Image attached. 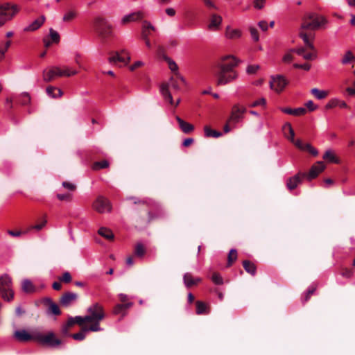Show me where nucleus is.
<instances>
[{"instance_id": "72a5a7b5", "label": "nucleus", "mask_w": 355, "mask_h": 355, "mask_svg": "<svg viewBox=\"0 0 355 355\" xmlns=\"http://www.w3.org/2000/svg\"><path fill=\"white\" fill-rule=\"evenodd\" d=\"M98 232L101 236L107 239L112 240L114 239V234L112 232L106 227H101Z\"/></svg>"}, {"instance_id": "4c0bfd02", "label": "nucleus", "mask_w": 355, "mask_h": 355, "mask_svg": "<svg viewBox=\"0 0 355 355\" xmlns=\"http://www.w3.org/2000/svg\"><path fill=\"white\" fill-rule=\"evenodd\" d=\"M311 93L315 96V98H317L318 99H323L327 95V92L324 91V90H320L317 88H313L311 90Z\"/></svg>"}, {"instance_id": "473e14b6", "label": "nucleus", "mask_w": 355, "mask_h": 355, "mask_svg": "<svg viewBox=\"0 0 355 355\" xmlns=\"http://www.w3.org/2000/svg\"><path fill=\"white\" fill-rule=\"evenodd\" d=\"M204 133L206 137L218 138L222 136V132L211 129L208 126L204 128Z\"/></svg>"}, {"instance_id": "bf43d9fd", "label": "nucleus", "mask_w": 355, "mask_h": 355, "mask_svg": "<svg viewBox=\"0 0 355 355\" xmlns=\"http://www.w3.org/2000/svg\"><path fill=\"white\" fill-rule=\"evenodd\" d=\"M71 197H72V195L71 193H59L57 195V198L60 200L69 201V200H71Z\"/></svg>"}, {"instance_id": "6e6d98bb", "label": "nucleus", "mask_w": 355, "mask_h": 355, "mask_svg": "<svg viewBox=\"0 0 355 355\" xmlns=\"http://www.w3.org/2000/svg\"><path fill=\"white\" fill-rule=\"evenodd\" d=\"M165 85H168V88L169 87H173L174 89L175 90H179L180 89V87L177 83V81L173 78L171 77L170 79H169V81L168 83H166Z\"/></svg>"}, {"instance_id": "0eeeda50", "label": "nucleus", "mask_w": 355, "mask_h": 355, "mask_svg": "<svg viewBox=\"0 0 355 355\" xmlns=\"http://www.w3.org/2000/svg\"><path fill=\"white\" fill-rule=\"evenodd\" d=\"M216 77V85L218 86L225 85L236 80L238 78L236 71H217L215 72Z\"/></svg>"}, {"instance_id": "e2e57ef3", "label": "nucleus", "mask_w": 355, "mask_h": 355, "mask_svg": "<svg viewBox=\"0 0 355 355\" xmlns=\"http://www.w3.org/2000/svg\"><path fill=\"white\" fill-rule=\"evenodd\" d=\"M60 281H62L65 283H69L71 281V276L69 272H65L62 277L60 278Z\"/></svg>"}, {"instance_id": "13d9d810", "label": "nucleus", "mask_w": 355, "mask_h": 355, "mask_svg": "<svg viewBox=\"0 0 355 355\" xmlns=\"http://www.w3.org/2000/svg\"><path fill=\"white\" fill-rule=\"evenodd\" d=\"M293 67L295 69H302L304 71H309L311 69V65L308 63H304L302 64L295 63L293 64Z\"/></svg>"}, {"instance_id": "0e129e2a", "label": "nucleus", "mask_w": 355, "mask_h": 355, "mask_svg": "<svg viewBox=\"0 0 355 355\" xmlns=\"http://www.w3.org/2000/svg\"><path fill=\"white\" fill-rule=\"evenodd\" d=\"M266 0H254V7L257 9H262L265 6Z\"/></svg>"}, {"instance_id": "c756f323", "label": "nucleus", "mask_w": 355, "mask_h": 355, "mask_svg": "<svg viewBox=\"0 0 355 355\" xmlns=\"http://www.w3.org/2000/svg\"><path fill=\"white\" fill-rule=\"evenodd\" d=\"M46 92L49 96L53 98L60 97L62 95V92L60 89L53 86L48 87Z\"/></svg>"}, {"instance_id": "9b49d317", "label": "nucleus", "mask_w": 355, "mask_h": 355, "mask_svg": "<svg viewBox=\"0 0 355 355\" xmlns=\"http://www.w3.org/2000/svg\"><path fill=\"white\" fill-rule=\"evenodd\" d=\"M307 19L311 21L313 29L316 30L324 24H327V21L323 16L317 15L315 13H308L306 15Z\"/></svg>"}, {"instance_id": "20e7f679", "label": "nucleus", "mask_w": 355, "mask_h": 355, "mask_svg": "<svg viewBox=\"0 0 355 355\" xmlns=\"http://www.w3.org/2000/svg\"><path fill=\"white\" fill-rule=\"evenodd\" d=\"M34 340L37 341L42 345L50 347H56L61 345L62 341L55 337L53 331H49L46 334L40 332L34 333Z\"/></svg>"}, {"instance_id": "4d7b16f0", "label": "nucleus", "mask_w": 355, "mask_h": 355, "mask_svg": "<svg viewBox=\"0 0 355 355\" xmlns=\"http://www.w3.org/2000/svg\"><path fill=\"white\" fill-rule=\"evenodd\" d=\"M250 35H251L252 39L254 41L257 42L259 39L257 30L254 27H250Z\"/></svg>"}, {"instance_id": "f704fd0d", "label": "nucleus", "mask_w": 355, "mask_h": 355, "mask_svg": "<svg viewBox=\"0 0 355 355\" xmlns=\"http://www.w3.org/2000/svg\"><path fill=\"white\" fill-rule=\"evenodd\" d=\"M308 30H310V31H314L315 29H313V25L311 22V21H309L307 17H306V15L304 17V18L303 19V21L301 24V26H300V31H308Z\"/></svg>"}, {"instance_id": "ea45409f", "label": "nucleus", "mask_w": 355, "mask_h": 355, "mask_svg": "<svg viewBox=\"0 0 355 355\" xmlns=\"http://www.w3.org/2000/svg\"><path fill=\"white\" fill-rule=\"evenodd\" d=\"M146 253V250L144 245L139 243L136 245L135 249V254L139 257H143Z\"/></svg>"}, {"instance_id": "774afa93", "label": "nucleus", "mask_w": 355, "mask_h": 355, "mask_svg": "<svg viewBox=\"0 0 355 355\" xmlns=\"http://www.w3.org/2000/svg\"><path fill=\"white\" fill-rule=\"evenodd\" d=\"M305 105L310 111H313L317 108V107L315 105L314 103L311 100L307 101Z\"/></svg>"}, {"instance_id": "603ef678", "label": "nucleus", "mask_w": 355, "mask_h": 355, "mask_svg": "<svg viewBox=\"0 0 355 355\" xmlns=\"http://www.w3.org/2000/svg\"><path fill=\"white\" fill-rule=\"evenodd\" d=\"M76 323L82 325L85 322H90V318L89 316L85 315L83 316H76L75 317Z\"/></svg>"}, {"instance_id": "c03bdc74", "label": "nucleus", "mask_w": 355, "mask_h": 355, "mask_svg": "<svg viewBox=\"0 0 355 355\" xmlns=\"http://www.w3.org/2000/svg\"><path fill=\"white\" fill-rule=\"evenodd\" d=\"M94 324L89 327H85L84 330L87 331H100L102 330V329L100 327L99 322L100 321H93Z\"/></svg>"}, {"instance_id": "f8f14e48", "label": "nucleus", "mask_w": 355, "mask_h": 355, "mask_svg": "<svg viewBox=\"0 0 355 355\" xmlns=\"http://www.w3.org/2000/svg\"><path fill=\"white\" fill-rule=\"evenodd\" d=\"M299 36L303 40L306 49L315 50V46L313 43V40L315 37L314 33L312 32L306 33L305 31H300Z\"/></svg>"}, {"instance_id": "cd10ccee", "label": "nucleus", "mask_w": 355, "mask_h": 355, "mask_svg": "<svg viewBox=\"0 0 355 355\" xmlns=\"http://www.w3.org/2000/svg\"><path fill=\"white\" fill-rule=\"evenodd\" d=\"M241 35V32L239 29H233L227 26L225 31V36L228 39H237Z\"/></svg>"}, {"instance_id": "338daca9", "label": "nucleus", "mask_w": 355, "mask_h": 355, "mask_svg": "<svg viewBox=\"0 0 355 355\" xmlns=\"http://www.w3.org/2000/svg\"><path fill=\"white\" fill-rule=\"evenodd\" d=\"M291 51L290 52L286 53L284 57H283V61L286 63H290L293 60V55L291 54Z\"/></svg>"}, {"instance_id": "3c124183", "label": "nucleus", "mask_w": 355, "mask_h": 355, "mask_svg": "<svg viewBox=\"0 0 355 355\" xmlns=\"http://www.w3.org/2000/svg\"><path fill=\"white\" fill-rule=\"evenodd\" d=\"M211 280L217 285H221L223 284V278L218 273H214L211 277Z\"/></svg>"}, {"instance_id": "f3484780", "label": "nucleus", "mask_w": 355, "mask_h": 355, "mask_svg": "<svg viewBox=\"0 0 355 355\" xmlns=\"http://www.w3.org/2000/svg\"><path fill=\"white\" fill-rule=\"evenodd\" d=\"M14 337L19 342L34 340V333L31 335L25 329L16 330L14 333Z\"/></svg>"}, {"instance_id": "09e8293b", "label": "nucleus", "mask_w": 355, "mask_h": 355, "mask_svg": "<svg viewBox=\"0 0 355 355\" xmlns=\"http://www.w3.org/2000/svg\"><path fill=\"white\" fill-rule=\"evenodd\" d=\"M49 35L51 37V39L53 42H58L60 40V35L59 33L53 30V28H50L49 30Z\"/></svg>"}, {"instance_id": "5fc2aeb1", "label": "nucleus", "mask_w": 355, "mask_h": 355, "mask_svg": "<svg viewBox=\"0 0 355 355\" xmlns=\"http://www.w3.org/2000/svg\"><path fill=\"white\" fill-rule=\"evenodd\" d=\"M209 10H218V7L212 0H202Z\"/></svg>"}, {"instance_id": "9d476101", "label": "nucleus", "mask_w": 355, "mask_h": 355, "mask_svg": "<svg viewBox=\"0 0 355 355\" xmlns=\"http://www.w3.org/2000/svg\"><path fill=\"white\" fill-rule=\"evenodd\" d=\"M288 81L283 76L277 75L272 77L270 81V87L276 92L279 93L287 85Z\"/></svg>"}, {"instance_id": "f03ea898", "label": "nucleus", "mask_w": 355, "mask_h": 355, "mask_svg": "<svg viewBox=\"0 0 355 355\" xmlns=\"http://www.w3.org/2000/svg\"><path fill=\"white\" fill-rule=\"evenodd\" d=\"M78 73L76 70H71L69 67L62 69L58 67H53L49 70L43 71V79L45 82H50L56 77L71 76Z\"/></svg>"}, {"instance_id": "4be33fe9", "label": "nucleus", "mask_w": 355, "mask_h": 355, "mask_svg": "<svg viewBox=\"0 0 355 355\" xmlns=\"http://www.w3.org/2000/svg\"><path fill=\"white\" fill-rule=\"evenodd\" d=\"M44 302L49 305L48 308V313L53 314L55 315H58L60 314V310L57 304L53 302L51 298H45Z\"/></svg>"}, {"instance_id": "49530a36", "label": "nucleus", "mask_w": 355, "mask_h": 355, "mask_svg": "<svg viewBox=\"0 0 355 355\" xmlns=\"http://www.w3.org/2000/svg\"><path fill=\"white\" fill-rule=\"evenodd\" d=\"M260 67L258 64H250L246 68V73L249 75L255 74L259 69Z\"/></svg>"}, {"instance_id": "a19ab883", "label": "nucleus", "mask_w": 355, "mask_h": 355, "mask_svg": "<svg viewBox=\"0 0 355 355\" xmlns=\"http://www.w3.org/2000/svg\"><path fill=\"white\" fill-rule=\"evenodd\" d=\"M21 104L26 105L31 103V96L28 92H22L19 96Z\"/></svg>"}, {"instance_id": "c85d7f7f", "label": "nucleus", "mask_w": 355, "mask_h": 355, "mask_svg": "<svg viewBox=\"0 0 355 355\" xmlns=\"http://www.w3.org/2000/svg\"><path fill=\"white\" fill-rule=\"evenodd\" d=\"M44 20V17L42 16L40 18L34 20L28 27L25 28V30L28 31H35L43 24Z\"/></svg>"}, {"instance_id": "a211bd4d", "label": "nucleus", "mask_w": 355, "mask_h": 355, "mask_svg": "<svg viewBox=\"0 0 355 355\" xmlns=\"http://www.w3.org/2000/svg\"><path fill=\"white\" fill-rule=\"evenodd\" d=\"M201 280L202 279L200 277H193L189 272H186L183 275V282L187 288H190L194 285L198 284L201 282Z\"/></svg>"}, {"instance_id": "a18cd8bd", "label": "nucleus", "mask_w": 355, "mask_h": 355, "mask_svg": "<svg viewBox=\"0 0 355 355\" xmlns=\"http://www.w3.org/2000/svg\"><path fill=\"white\" fill-rule=\"evenodd\" d=\"M10 44H11V42L10 40H8L5 43V45L3 47L0 46V62L3 60L5 53L8 51V48L10 46Z\"/></svg>"}, {"instance_id": "864d4df0", "label": "nucleus", "mask_w": 355, "mask_h": 355, "mask_svg": "<svg viewBox=\"0 0 355 355\" xmlns=\"http://www.w3.org/2000/svg\"><path fill=\"white\" fill-rule=\"evenodd\" d=\"M85 331L83 329L80 332L71 334V337L77 340H83L85 338Z\"/></svg>"}, {"instance_id": "7ed1b4c3", "label": "nucleus", "mask_w": 355, "mask_h": 355, "mask_svg": "<svg viewBox=\"0 0 355 355\" xmlns=\"http://www.w3.org/2000/svg\"><path fill=\"white\" fill-rule=\"evenodd\" d=\"M0 295L1 297L8 302L14 297L12 278L7 274L0 276Z\"/></svg>"}, {"instance_id": "b1692460", "label": "nucleus", "mask_w": 355, "mask_h": 355, "mask_svg": "<svg viewBox=\"0 0 355 355\" xmlns=\"http://www.w3.org/2000/svg\"><path fill=\"white\" fill-rule=\"evenodd\" d=\"M281 110L288 114H292L294 116L303 115L306 112V110L304 107H297L292 109L289 107L281 108Z\"/></svg>"}, {"instance_id": "7c9ffc66", "label": "nucleus", "mask_w": 355, "mask_h": 355, "mask_svg": "<svg viewBox=\"0 0 355 355\" xmlns=\"http://www.w3.org/2000/svg\"><path fill=\"white\" fill-rule=\"evenodd\" d=\"M196 314L202 315V314H208L209 313V309L207 304L202 301H196Z\"/></svg>"}, {"instance_id": "e433bc0d", "label": "nucleus", "mask_w": 355, "mask_h": 355, "mask_svg": "<svg viewBox=\"0 0 355 355\" xmlns=\"http://www.w3.org/2000/svg\"><path fill=\"white\" fill-rule=\"evenodd\" d=\"M78 15L77 12L75 10H70L66 12V13L63 16L64 21H70L75 19Z\"/></svg>"}, {"instance_id": "f257e3e1", "label": "nucleus", "mask_w": 355, "mask_h": 355, "mask_svg": "<svg viewBox=\"0 0 355 355\" xmlns=\"http://www.w3.org/2000/svg\"><path fill=\"white\" fill-rule=\"evenodd\" d=\"M93 27L95 32L102 38L107 39L112 34V26L107 19L97 17L94 19Z\"/></svg>"}, {"instance_id": "a878e982", "label": "nucleus", "mask_w": 355, "mask_h": 355, "mask_svg": "<svg viewBox=\"0 0 355 355\" xmlns=\"http://www.w3.org/2000/svg\"><path fill=\"white\" fill-rule=\"evenodd\" d=\"M283 131L285 137H286L291 142H294L295 132L291 123H285L283 126Z\"/></svg>"}, {"instance_id": "423d86ee", "label": "nucleus", "mask_w": 355, "mask_h": 355, "mask_svg": "<svg viewBox=\"0 0 355 355\" xmlns=\"http://www.w3.org/2000/svg\"><path fill=\"white\" fill-rule=\"evenodd\" d=\"M17 12L18 8L16 5H11L9 3L0 5V27L10 20Z\"/></svg>"}, {"instance_id": "dca6fc26", "label": "nucleus", "mask_w": 355, "mask_h": 355, "mask_svg": "<svg viewBox=\"0 0 355 355\" xmlns=\"http://www.w3.org/2000/svg\"><path fill=\"white\" fill-rule=\"evenodd\" d=\"M324 169V163L321 161L318 162L316 164L313 165L308 174H306V178L309 180H311L312 179L316 178L320 173H321Z\"/></svg>"}, {"instance_id": "2f4dec72", "label": "nucleus", "mask_w": 355, "mask_h": 355, "mask_svg": "<svg viewBox=\"0 0 355 355\" xmlns=\"http://www.w3.org/2000/svg\"><path fill=\"white\" fill-rule=\"evenodd\" d=\"M243 266L245 269V270L250 273L252 275H254L256 274V266L255 265L250 262L248 260H245L243 262Z\"/></svg>"}, {"instance_id": "69168bd1", "label": "nucleus", "mask_w": 355, "mask_h": 355, "mask_svg": "<svg viewBox=\"0 0 355 355\" xmlns=\"http://www.w3.org/2000/svg\"><path fill=\"white\" fill-rule=\"evenodd\" d=\"M266 103V99L264 98H261L257 101H254L250 106V107H257L259 105L264 106Z\"/></svg>"}, {"instance_id": "37998d69", "label": "nucleus", "mask_w": 355, "mask_h": 355, "mask_svg": "<svg viewBox=\"0 0 355 355\" xmlns=\"http://www.w3.org/2000/svg\"><path fill=\"white\" fill-rule=\"evenodd\" d=\"M113 313L114 315L121 314L124 317L126 315V311L123 308L122 304H118L114 307Z\"/></svg>"}, {"instance_id": "8fccbe9b", "label": "nucleus", "mask_w": 355, "mask_h": 355, "mask_svg": "<svg viewBox=\"0 0 355 355\" xmlns=\"http://www.w3.org/2000/svg\"><path fill=\"white\" fill-rule=\"evenodd\" d=\"M109 166V162L106 160H103L101 162H97L94 165V168L95 170L100 168H105Z\"/></svg>"}, {"instance_id": "bb28decb", "label": "nucleus", "mask_w": 355, "mask_h": 355, "mask_svg": "<svg viewBox=\"0 0 355 355\" xmlns=\"http://www.w3.org/2000/svg\"><path fill=\"white\" fill-rule=\"evenodd\" d=\"M130 59V57H128L127 59H125V58L121 56L119 54L116 53L115 55L109 58V62L114 64H118V62H121L123 64H127Z\"/></svg>"}, {"instance_id": "ddd939ff", "label": "nucleus", "mask_w": 355, "mask_h": 355, "mask_svg": "<svg viewBox=\"0 0 355 355\" xmlns=\"http://www.w3.org/2000/svg\"><path fill=\"white\" fill-rule=\"evenodd\" d=\"M246 112V109L239 105H235L232 107L230 121L234 123H238L243 119V114Z\"/></svg>"}, {"instance_id": "680f3d73", "label": "nucleus", "mask_w": 355, "mask_h": 355, "mask_svg": "<svg viewBox=\"0 0 355 355\" xmlns=\"http://www.w3.org/2000/svg\"><path fill=\"white\" fill-rule=\"evenodd\" d=\"M62 187L69 191H75L76 187L73 183L63 182L62 184Z\"/></svg>"}, {"instance_id": "aec40b11", "label": "nucleus", "mask_w": 355, "mask_h": 355, "mask_svg": "<svg viewBox=\"0 0 355 355\" xmlns=\"http://www.w3.org/2000/svg\"><path fill=\"white\" fill-rule=\"evenodd\" d=\"M143 18V13L140 11L135 12L128 15H125L121 19V24H125L127 23L136 21Z\"/></svg>"}, {"instance_id": "5701e85b", "label": "nucleus", "mask_w": 355, "mask_h": 355, "mask_svg": "<svg viewBox=\"0 0 355 355\" xmlns=\"http://www.w3.org/2000/svg\"><path fill=\"white\" fill-rule=\"evenodd\" d=\"M175 119L178 121L180 129L182 130V131L184 133H189L193 130V129H194L193 125L184 121L180 116H177L175 117Z\"/></svg>"}, {"instance_id": "79ce46f5", "label": "nucleus", "mask_w": 355, "mask_h": 355, "mask_svg": "<svg viewBox=\"0 0 355 355\" xmlns=\"http://www.w3.org/2000/svg\"><path fill=\"white\" fill-rule=\"evenodd\" d=\"M166 60L168 62V67L170 69V70L172 71V72H175V74L177 73H178V64L175 63V62L174 60H173L172 59H171L170 58H166Z\"/></svg>"}, {"instance_id": "2eb2a0df", "label": "nucleus", "mask_w": 355, "mask_h": 355, "mask_svg": "<svg viewBox=\"0 0 355 355\" xmlns=\"http://www.w3.org/2000/svg\"><path fill=\"white\" fill-rule=\"evenodd\" d=\"M78 299V295L75 293L67 292L63 294L60 298V303L63 306L67 307L75 302Z\"/></svg>"}, {"instance_id": "de8ad7c7", "label": "nucleus", "mask_w": 355, "mask_h": 355, "mask_svg": "<svg viewBox=\"0 0 355 355\" xmlns=\"http://www.w3.org/2000/svg\"><path fill=\"white\" fill-rule=\"evenodd\" d=\"M237 258V252L234 249H232L228 254V266H231L232 262Z\"/></svg>"}, {"instance_id": "58836bf2", "label": "nucleus", "mask_w": 355, "mask_h": 355, "mask_svg": "<svg viewBox=\"0 0 355 355\" xmlns=\"http://www.w3.org/2000/svg\"><path fill=\"white\" fill-rule=\"evenodd\" d=\"M323 159L327 160L329 162L338 163V161L336 158L334 154L331 150H327L323 155Z\"/></svg>"}, {"instance_id": "393cba45", "label": "nucleus", "mask_w": 355, "mask_h": 355, "mask_svg": "<svg viewBox=\"0 0 355 355\" xmlns=\"http://www.w3.org/2000/svg\"><path fill=\"white\" fill-rule=\"evenodd\" d=\"M160 93L162 95L165 101L169 102L171 105H173L174 101L169 89H168V85H162L160 87Z\"/></svg>"}, {"instance_id": "c9c22d12", "label": "nucleus", "mask_w": 355, "mask_h": 355, "mask_svg": "<svg viewBox=\"0 0 355 355\" xmlns=\"http://www.w3.org/2000/svg\"><path fill=\"white\" fill-rule=\"evenodd\" d=\"M350 62H355V56L353 55L351 51H347L344 55L341 63L343 64H347Z\"/></svg>"}, {"instance_id": "4468645a", "label": "nucleus", "mask_w": 355, "mask_h": 355, "mask_svg": "<svg viewBox=\"0 0 355 355\" xmlns=\"http://www.w3.org/2000/svg\"><path fill=\"white\" fill-rule=\"evenodd\" d=\"M306 176L304 173H298L290 178L286 182V187L289 190L295 189L300 184L302 180Z\"/></svg>"}, {"instance_id": "6ab92c4d", "label": "nucleus", "mask_w": 355, "mask_h": 355, "mask_svg": "<svg viewBox=\"0 0 355 355\" xmlns=\"http://www.w3.org/2000/svg\"><path fill=\"white\" fill-rule=\"evenodd\" d=\"M221 23L222 17L218 15L212 14L208 24V29L213 31H216L219 28Z\"/></svg>"}, {"instance_id": "052dcab7", "label": "nucleus", "mask_w": 355, "mask_h": 355, "mask_svg": "<svg viewBox=\"0 0 355 355\" xmlns=\"http://www.w3.org/2000/svg\"><path fill=\"white\" fill-rule=\"evenodd\" d=\"M305 150H308L313 156H316L318 154V152L317 149L313 148L309 144H305Z\"/></svg>"}, {"instance_id": "1a4fd4ad", "label": "nucleus", "mask_w": 355, "mask_h": 355, "mask_svg": "<svg viewBox=\"0 0 355 355\" xmlns=\"http://www.w3.org/2000/svg\"><path fill=\"white\" fill-rule=\"evenodd\" d=\"M94 209L98 213L110 212L112 206L110 201L103 196H98L93 203Z\"/></svg>"}, {"instance_id": "6e6552de", "label": "nucleus", "mask_w": 355, "mask_h": 355, "mask_svg": "<svg viewBox=\"0 0 355 355\" xmlns=\"http://www.w3.org/2000/svg\"><path fill=\"white\" fill-rule=\"evenodd\" d=\"M87 312L89 313L87 316L92 321H101L105 318L103 306L99 303H94L87 308Z\"/></svg>"}, {"instance_id": "412c9836", "label": "nucleus", "mask_w": 355, "mask_h": 355, "mask_svg": "<svg viewBox=\"0 0 355 355\" xmlns=\"http://www.w3.org/2000/svg\"><path fill=\"white\" fill-rule=\"evenodd\" d=\"M21 290L26 293H33L37 291L36 287L28 279H24L21 282Z\"/></svg>"}, {"instance_id": "39448f33", "label": "nucleus", "mask_w": 355, "mask_h": 355, "mask_svg": "<svg viewBox=\"0 0 355 355\" xmlns=\"http://www.w3.org/2000/svg\"><path fill=\"white\" fill-rule=\"evenodd\" d=\"M240 62V60L232 55H223L216 62V67L218 71H236L234 69Z\"/></svg>"}]
</instances>
